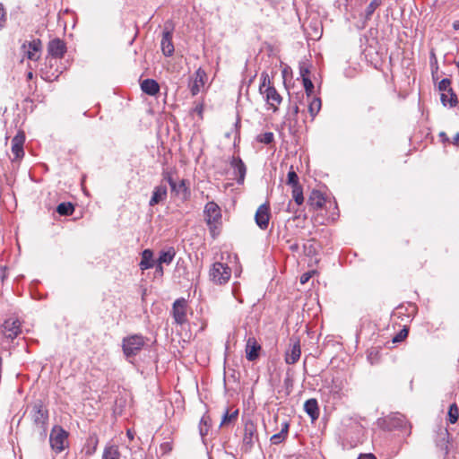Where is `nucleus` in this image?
Returning a JSON list of instances; mask_svg holds the SVG:
<instances>
[{
  "label": "nucleus",
  "instance_id": "7c9ffc66",
  "mask_svg": "<svg viewBox=\"0 0 459 459\" xmlns=\"http://www.w3.org/2000/svg\"><path fill=\"white\" fill-rule=\"evenodd\" d=\"M382 4V0H372L370 4L367 6L365 10V19L370 20L372 14L376 11V9L380 6Z\"/></svg>",
  "mask_w": 459,
  "mask_h": 459
},
{
  "label": "nucleus",
  "instance_id": "4be33fe9",
  "mask_svg": "<svg viewBox=\"0 0 459 459\" xmlns=\"http://www.w3.org/2000/svg\"><path fill=\"white\" fill-rule=\"evenodd\" d=\"M304 410L313 420H316L319 416L318 403L314 398L308 399L305 402Z\"/></svg>",
  "mask_w": 459,
  "mask_h": 459
},
{
  "label": "nucleus",
  "instance_id": "052dcab7",
  "mask_svg": "<svg viewBox=\"0 0 459 459\" xmlns=\"http://www.w3.org/2000/svg\"><path fill=\"white\" fill-rule=\"evenodd\" d=\"M455 64H456V66L459 68V60Z\"/></svg>",
  "mask_w": 459,
  "mask_h": 459
},
{
  "label": "nucleus",
  "instance_id": "f3484780",
  "mask_svg": "<svg viewBox=\"0 0 459 459\" xmlns=\"http://www.w3.org/2000/svg\"><path fill=\"white\" fill-rule=\"evenodd\" d=\"M325 199L318 190H313L308 197L307 204L314 210H318L325 204Z\"/></svg>",
  "mask_w": 459,
  "mask_h": 459
},
{
  "label": "nucleus",
  "instance_id": "0eeeda50",
  "mask_svg": "<svg viewBox=\"0 0 459 459\" xmlns=\"http://www.w3.org/2000/svg\"><path fill=\"white\" fill-rule=\"evenodd\" d=\"M270 220V206L268 204H261L255 212V221L261 230H266Z\"/></svg>",
  "mask_w": 459,
  "mask_h": 459
},
{
  "label": "nucleus",
  "instance_id": "5701e85b",
  "mask_svg": "<svg viewBox=\"0 0 459 459\" xmlns=\"http://www.w3.org/2000/svg\"><path fill=\"white\" fill-rule=\"evenodd\" d=\"M205 76L204 71L202 69H198L195 73V78L194 82L192 83L190 87L191 93L193 95H196L199 93L201 87L204 86V78Z\"/></svg>",
  "mask_w": 459,
  "mask_h": 459
},
{
  "label": "nucleus",
  "instance_id": "dca6fc26",
  "mask_svg": "<svg viewBox=\"0 0 459 459\" xmlns=\"http://www.w3.org/2000/svg\"><path fill=\"white\" fill-rule=\"evenodd\" d=\"M264 98L267 102V104L273 108V110L275 112L278 109V105L281 102V97L276 91V89L273 88H268L264 90Z\"/></svg>",
  "mask_w": 459,
  "mask_h": 459
},
{
  "label": "nucleus",
  "instance_id": "c03bdc74",
  "mask_svg": "<svg viewBox=\"0 0 459 459\" xmlns=\"http://www.w3.org/2000/svg\"><path fill=\"white\" fill-rule=\"evenodd\" d=\"M163 180L167 181L169 185L171 186L176 181L173 179L170 172H164L162 174Z\"/></svg>",
  "mask_w": 459,
  "mask_h": 459
},
{
  "label": "nucleus",
  "instance_id": "7ed1b4c3",
  "mask_svg": "<svg viewBox=\"0 0 459 459\" xmlns=\"http://www.w3.org/2000/svg\"><path fill=\"white\" fill-rule=\"evenodd\" d=\"M204 216L207 225L212 234L221 221V211L220 206L214 202H208L204 206Z\"/></svg>",
  "mask_w": 459,
  "mask_h": 459
},
{
  "label": "nucleus",
  "instance_id": "c9c22d12",
  "mask_svg": "<svg viewBox=\"0 0 459 459\" xmlns=\"http://www.w3.org/2000/svg\"><path fill=\"white\" fill-rule=\"evenodd\" d=\"M459 417V410L455 403H453L449 407L448 411V420L450 423L454 424L457 421Z\"/></svg>",
  "mask_w": 459,
  "mask_h": 459
},
{
  "label": "nucleus",
  "instance_id": "423d86ee",
  "mask_svg": "<svg viewBox=\"0 0 459 459\" xmlns=\"http://www.w3.org/2000/svg\"><path fill=\"white\" fill-rule=\"evenodd\" d=\"M172 315L178 325H183L186 321V300L184 298L175 300L172 307Z\"/></svg>",
  "mask_w": 459,
  "mask_h": 459
},
{
  "label": "nucleus",
  "instance_id": "a878e982",
  "mask_svg": "<svg viewBox=\"0 0 459 459\" xmlns=\"http://www.w3.org/2000/svg\"><path fill=\"white\" fill-rule=\"evenodd\" d=\"M175 255H176V251H175L174 247H169L166 250L160 251L158 262L160 264H169L173 261Z\"/></svg>",
  "mask_w": 459,
  "mask_h": 459
},
{
  "label": "nucleus",
  "instance_id": "6e6d98bb",
  "mask_svg": "<svg viewBox=\"0 0 459 459\" xmlns=\"http://www.w3.org/2000/svg\"><path fill=\"white\" fill-rule=\"evenodd\" d=\"M201 426L204 425L205 428H207V419L205 417H203L200 421Z\"/></svg>",
  "mask_w": 459,
  "mask_h": 459
},
{
  "label": "nucleus",
  "instance_id": "9d476101",
  "mask_svg": "<svg viewBox=\"0 0 459 459\" xmlns=\"http://www.w3.org/2000/svg\"><path fill=\"white\" fill-rule=\"evenodd\" d=\"M256 437V427L252 420H247L244 425L243 445L249 449L253 446Z\"/></svg>",
  "mask_w": 459,
  "mask_h": 459
},
{
  "label": "nucleus",
  "instance_id": "a211bd4d",
  "mask_svg": "<svg viewBox=\"0 0 459 459\" xmlns=\"http://www.w3.org/2000/svg\"><path fill=\"white\" fill-rule=\"evenodd\" d=\"M301 350L299 342L297 341L293 343L290 350L286 352L285 361L287 364H295L300 358Z\"/></svg>",
  "mask_w": 459,
  "mask_h": 459
},
{
  "label": "nucleus",
  "instance_id": "09e8293b",
  "mask_svg": "<svg viewBox=\"0 0 459 459\" xmlns=\"http://www.w3.org/2000/svg\"><path fill=\"white\" fill-rule=\"evenodd\" d=\"M292 103H293V108H292L293 115L296 116L299 112V106L297 101H294Z\"/></svg>",
  "mask_w": 459,
  "mask_h": 459
},
{
  "label": "nucleus",
  "instance_id": "412c9836",
  "mask_svg": "<svg viewBox=\"0 0 459 459\" xmlns=\"http://www.w3.org/2000/svg\"><path fill=\"white\" fill-rule=\"evenodd\" d=\"M170 188L173 194L181 196L183 199H186L189 196V189L185 179L180 180L178 183L175 182Z\"/></svg>",
  "mask_w": 459,
  "mask_h": 459
},
{
  "label": "nucleus",
  "instance_id": "2eb2a0df",
  "mask_svg": "<svg viewBox=\"0 0 459 459\" xmlns=\"http://www.w3.org/2000/svg\"><path fill=\"white\" fill-rule=\"evenodd\" d=\"M48 50L54 57H62L66 51L65 44L59 39H55L48 43Z\"/></svg>",
  "mask_w": 459,
  "mask_h": 459
},
{
  "label": "nucleus",
  "instance_id": "a18cd8bd",
  "mask_svg": "<svg viewBox=\"0 0 459 459\" xmlns=\"http://www.w3.org/2000/svg\"><path fill=\"white\" fill-rule=\"evenodd\" d=\"M309 69L308 67L305 66V65H301L300 68H299V74H300V76L302 77V80H304V78H309L308 77V74H309Z\"/></svg>",
  "mask_w": 459,
  "mask_h": 459
},
{
  "label": "nucleus",
  "instance_id": "5fc2aeb1",
  "mask_svg": "<svg viewBox=\"0 0 459 459\" xmlns=\"http://www.w3.org/2000/svg\"><path fill=\"white\" fill-rule=\"evenodd\" d=\"M207 431H208V429H207V428L204 429V428H203V426H201V427H200V434H201L202 436L206 435V434H207Z\"/></svg>",
  "mask_w": 459,
  "mask_h": 459
},
{
  "label": "nucleus",
  "instance_id": "72a5a7b5",
  "mask_svg": "<svg viewBox=\"0 0 459 459\" xmlns=\"http://www.w3.org/2000/svg\"><path fill=\"white\" fill-rule=\"evenodd\" d=\"M291 188H292V197H293L295 203L298 205L302 204L304 202L302 186H295V187H291Z\"/></svg>",
  "mask_w": 459,
  "mask_h": 459
},
{
  "label": "nucleus",
  "instance_id": "de8ad7c7",
  "mask_svg": "<svg viewBox=\"0 0 459 459\" xmlns=\"http://www.w3.org/2000/svg\"><path fill=\"white\" fill-rule=\"evenodd\" d=\"M358 459H377V457L373 454H363Z\"/></svg>",
  "mask_w": 459,
  "mask_h": 459
},
{
  "label": "nucleus",
  "instance_id": "e433bc0d",
  "mask_svg": "<svg viewBox=\"0 0 459 459\" xmlns=\"http://www.w3.org/2000/svg\"><path fill=\"white\" fill-rule=\"evenodd\" d=\"M302 81L306 91L305 94L307 95V100H309L313 93L314 84L309 78H304Z\"/></svg>",
  "mask_w": 459,
  "mask_h": 459
},
{
  "label": "nucleus",
  "instance_id": "6e6552de",
  "mask_svg": "<svg viewBox=\"0 0 459 459\" xmlns=\"http://www.w3.org/2000/svg\"><path fill=\"white\" fill-rule=\"evenodd\" d=\"M4 335L5 338L13 340L21 333V323L19 320L7 319L3 325Z\"/></svg>",
  "mask_w": 459,
  "mask_h": 459
},
{
  "label": "nucleus",
  "instance_id": "6ab92c4d",
  "mask_svg": "<svg viewBox=\"0 0 459 459\" xmlns=\"http://www.w3.org/2000/svg\"><path fill=\"white\" fill-rule=\"evenodd\" d=\"M40 39H34L28 43V50L26 51V56L30 60H38L39 56V52L41 50Z\"/></svg>",
  "mask_w": 459,
  "mask_h": 459
},
{
  "label": "nucleus",
  "instance_id": "ddd939ff",
  "mask_svg": "<svg viewBox=\"0 0 459 459\" xmlns=\"http://www.w3.org/2000/svg\"><path fill=\"white\" fill-rule=\"evenodd\" d=\"M168 196V189L167 186L164 184H160L154 187L152 191V195L150 199L149 205L154 206L160 203L164 202Z\"/></svg>",
  "mask_w": 459,
  "mask_h": 459
},
{
  "label": "nucleus",
  "instance_id": "49530a36",
  "mask_svg": "<svg viewBox=\"0 0 459 459\" xmlns=\"http://www.w3.org/2000/svg\"><path fill=\"white\" fill-rule=\"evenodd\" d=\"M311 277V274L310 273H303L301 276H300V282L302 284H305L306 282H307L309 281Z\"/></svg>",
  "mask_w": 459,
  "mask_h": 459
},
{
  "label": "nucleus",
  "instance_id": "4468645a",
  "mask_svg": "<svg viewBox=\"0 0 459 459\" xmlns=\"http://www.w3.org/2000/svg\"><path fill=\"white\" fill-rule=\"evenodd\" d=\"M161 50L164 56H170L174 53V45L172 42V32L171 30H165L162 33V39L160 41Z\"/></svg>",
  "mask_w": 459,
  "mask_h": 459
},
{
  "label": "nucleus",
  "instance_id": "aec40b11",
  "mask_svg": "<svg viewBox=\"0 0 459 459\" xmlns=\"http://www.w3.org/2000/svg\"><path fill=\"white\" fill-rule=\"evenodd\" d=\"M141 89L144 93L154 96L159 92L160 85L155 80L145 79L141 82Z\"/></svg>",
  "mask_w": 459,
  "mask_h": 459
},
{
  "label": "nucleus",
  "instance_id": "b1692460",
  "mask_svg": "<svg viewBox=\"0 0 459 459\" xmlns=\"http://www.w3.org/2000/svg\"><path fill=\"white\" fill-rule=\"evenodd\" d=\"M139 265L143 271L153 267L154 261H153V253L152 250L145 249L143 251L142 260H141Z\"/></svg>",
  "mask_w": 459,
  "mask_h": 459
},
{
  "label": "nucleus",
  "instance_id": "2f4dec72",
  "mask_svg": "<svg viewBox=\"0 0 459 459\" xmlns=\"http://www.w3.org/2000/svg\"><path fill=\"white\" fill-rule=\"evenodd\" d=\"M261 84L259 86V91L261 94H264V90L268 88H273V86L271 85V80L269 78V75L267 73L264 72L261 74Z\"/></svg>",
  "mask_w": 459,
  "mask_h": 459
},
{
  "label": "nucleus",
  "instance_id": "13d9d810",
  "mask_svg": "<svg viewBox=\"0 0 459 459\" xmlns=\"http://www.w3.org/2000/svg\"><path fill=\"white\" fill-rule=\"evenodd\" d=\"M28 78H30V79H31V78H32V73H31V72H30V73L28 74Z\"/></svg>",
  "mask_w": 459,
  "mask_h": 459
},
{
  "label": "nucleus",
  "instance_id": "f8f14e48",
  "mask_svg": "<svg viewBox=\"0 0 459 459\" xmlns=\"http://www.w3.org/2000/svg\"><path fill=\"white\" fill-rule=\"evenodd\" d=\"M261 345L255 337H248L246 344V357L249 361H255L259 357Z\"/></svg>",
  "mask_w": 459,
  "mask_h": 459
},
{
  "label": "nucleus",
  "instance_id": "37998d69",
  "mask_svg": "<svg viewBox=\"0 0 459 459\" xmlns=\"http://www.w3.org/2000/svg\"><path fill=\"white\" fill-rule=\"evenodd\" d=\"M307 99V95L305 93H298L295 97V100L292 102L297 101L299 106L304 105V100Z\"/></svg>",
  "mask_w": 459,
  "mask_h": 459
},
{
  "label": "nucleus",
  "instance_id": "9b49d317",
  "mask_svg": "<svg viewBox=\"0 0 459 459\" xmlns=\"http://www.w3.org/2000/svg\"><path fill=\"white\" fill-rule=\"evenodd\" d=\"M25 142V134L23 132L19 131L12 140V152L16 160H20L24 155L23 144Z\"/></svg>",
  "mask_w": 459,
  "mask_h": 459
},
{
  "label": "nucleus",
  "instance_id": "ea45409f",
  "mask_svg": "<svg viewBox=\"0 0 459 459\" xmlns=\"http://www.w3.org/2000/svg\"><path fill=\"white\" fill-rule=\"evenodd\" d=\"M408 335V330L406 328L402 329L394 338L393 342H400L403 341Z\"/></svg>",
  "mask_w": 459,
  "mask_h": 459
},
{
  "label": "nucleus",
  "instance_id": "c85d7f7f",
  "mask_svg": "<svg viewBox=\"0 0 459 459\" xmlns=\"http://www.w3.org/2000/svg\"><path fill=\"white\" fill-rule=\"evenodd\" d=\"M120 453L118 447L115 445L108 446L105 447L102 459H119Z\"/></svg>",
  "mask_w": 459,
  "mask_h": 459
},
{
  "label": "nucleus",
  "instance_id": "cd10ccee",
  "mask_svg": "<svg viewBox=\"0 0 459 459\" xmlns=\"http://www.w3.org/2000/svg\"><path fill=\"white\" fill-rule=\"evenodd\" d=\"M440 99L444 106L454 107L457 104V97L453 91L441 93Z\"/></svg>",
  "mask_w": 459,
  "mask_h": 459
},
{
  "label": "nucleus",
  "instance_id": "bb28decb",
  "mask_svg": "<svg viewBox=\"0 0 459 459\" xmlns=\"http://www.w3.org/2000/svg\"><path fill=\"white\" fill-rule=\"evenodd\" d=\"M307 101L308 102V112L312 118H314L321 109V100L320 98L311 96Z\"/></svg>",
  "mask_w": 459,
  "mask_h": 459
},
{
  "label": "nucleus",
  "instance_id": "864d4df0",
  "mask_svg": "<svg viewBox=\"0 0 459 459\" xmlns=\"http://www.w3.org/2000/svg\"><path fill=\"white\" fill-rule=\"evenodd\" d=\"M439 136L441 137L443 142L448 141V138H447L446 133H444V132L440 133Z\"/></svg>",
  "mask_w": 459,
  "mask_h": 459
},
{
  "label": "nucleus",
  "instance_id": "1a4fd4ad",
  "mask_svg": "<svg viewBox=\"0 0 459 459\" xmlns=\"http://www.w3.org/2000/svg\"><path fill=\"white\" fill-rule=\"evenodd\" d=\"M230 166L238 184H243L247 173V168L243 160L239 157H233Z\"/></svg>",
  "mask_w": 459,
  "mask_h": 459
},
{
  "label": "nucleus",
  "instance_id": "4c0bfd02",
  "mask_svg": "<svg viewBox=\"0 0 459 459\" xmlns=\"http://www.w3.org/2000/svg\"><path fill=\"white\" fill-rule=\"evenodd\" d=\"M274 139L272 132H266L257 136V141L265 144H270Z\"/></svg>",
  "mask_w": 459,
  "mask_h": 459
},
{
  "label": "nucleus",
  "instance_id": "f03ea898",
  "mask_svg": "<svg viewBox=\"0 0 459 459\" xmlns=\"http://www.w3.org/2000/svg\"><path fill=\"white\" fill-rule=\"evenodd\" d=\"M51 448L56 453H61L68 445V433L60 426H55L49 436Z\"/></svg>",
  "mask_w": 459,
  "mask_h": 459
},
{
  "label": "nucleus",
  "instance_id": "79ce46f5",
  "mask_svg": "<svg viewBox=\"0 0 459 459\" xmlns=\"http://www.w3.org/2000/svg\"><path fill=\"white\" fill-rule=\"evenodd\" d=\"M394 420L397 421L395 423L396 427L403 428L406 425V420L404 417L401 414H397V416H395Z\"/></svg>",
  "mask_w": 459,
  "mask_h": 459
},
{
  "label": "nucleus",
  "instance_id": "a19ab883",
  "mask_svg": "<svg viewBox=\"0 0 459 459\" xmlns=\"http://www.w3.org/2000/svg\"><path fill=\"white\" fill-rule=\"evenodd\" d=\"M6 22V12L3 5V4L0 3V29L4 27Z\"/></svg>",
  "mask_w": 459,
  "mask_h": 459
},
{
  "label": "nucleus",
  "instance_id": "8fccbe9b",
  "mask_svg": "<svg viewBox=\"0 0 459 459\" xmlns=\"http://www.w3.org/2000/svg\"><path fill=\"white\" fill-rule=\"evenodd\" d=\"M452 143L454 145H458L459 144V132L454 136Z\"/></svg>",
  "mask_w": 459,
  "mask_h": 459
},
{
  "label": "nucleus",
  "instance_id": "473e14b6",
  "mask_svg": "<svg viewBox=\"0 0 459 459\" xmlns=\"http://www.w3.org/2000/svg\"><path fill=\"white\" fill-rule=\"evenodd\" d=\"M238 414V411L230 413L229 410H227L222 417L221 426H226L235 421L237 420Z\"/></svg>",
  "mask_w": 459,
  "mask_h": 459
},
{
  "label": "nucleus",
  "instance_id": "4d7b16f0",
  "mask_svg": "<svg viewBox=\"0 0 459 459\" xmlns=\"http://www.w3.org/2000/svg\"><path fill=\"white\" fill-rule=\"evenodd\" d=\"M454 29L459 30V22H454Z\"/></svg>",
  "mask_w": 459,
  "mask_h": 459
},
{
  "label": "nucleus",
  "instance_id": "39448f33",
  "mask_svg": "<svg viewBox=\"0 0 459 459\" xmlns=\"http://www.w3.org/2000/svg\"><path fill=\"white\" fill-rule=\"evenodd\" d=\"M144 338L140 334H134L123 339L122 348L126 358L135 356L144 345Z\"/></svg>",
  "mask_w": 459,
  "mask_h": 459
},
{
  "label": "nucleus",
  "instance_id": "58836bf2",
  "mask_svg": "<svg viewBox=\"0 0 459 459\" xmlns=\"http://www.w3.org/2000/svg\"><path fill=\"white\" fill-rule=\"evenodd\" d=\"M438 90L441 93L453 91L451 88V81L447 78L441 80L438 83Z\"/></svg>",
  "mask_w": 459,
  "mask_h": 459
},
{
  "label": "nucleus",
  "instance_id": "3c124183",
  "mask_svg": "<svg viewBox=\"0 0 459 459\" xmlns=\"http://www.w3.org/2000/svg\"><path fill=\"white\" fill-rule=\"evenodd\" d=\"M162 264H160L156 267V273L160 274H163V267L161 265Z\"/></svg>",
  "mask_w": 459,
  "mask_h": 459
},
{
  "label": "nucleus",
  "instance_id": "393cba45",
  "mask_svg": "<svg viewBox=\"0 0 459 459\" xmlns=\"http://www.w3.org/2000/svg\"><path fill=\"white\" fill-rule=\"evenodd\" d=\"M289 431V423L287 421H283L281 423V429L279 433L274 434L271 437V442L273 445H278L281 443L287 437Z\"/></svg>",
  "mask_w": 459,
  "mask_h": 459
},
{
  "label": "nucleus",
  "instance_id": "f257e3e1",
  "mask_svg": "<svg viewBox=\"0 0 459 459\" xmlns=\"http://www.w3.org/2000/svg\"><path fill=\"white\" fill-rule=\"evenodd\" d=\"M30 417L36 428L41 431V434L46 436L48 411L41 402L33 404L30 411Z\"/></svg>",
  "mask_w": 459,
  "mask_h": 459
},
{
  "label": "nucleus",
  "instance_id": "603ef678",
  "mask_svg": "<svg viewBox=\"0 0 459 459\" xmlns=\"http://www.w3.org/2000/svg\"><path fill=\"white\" fill-rule=\"evenodd\" d=\"M126 435L130 440L134 439V432L131 429H128Z\"/></svg>",
  "mask_w": 459,
  "mask_h": 459
},
{
  "label": "nucleus",
  "instance_id": "bf43d9fd",
  "mask_svg": "<svg viewBox=\"0 0 459 459\" xmlns=\"http://www.w3.org/2000/svg\"><path fill=\"white\" fill-rule=\"evenodd\" d=\"M291 248H292V249H297V248H298V246H297V245H296V246H292V247H291Z\"/></svg>",
  "mask_w": 459,
  "mask_h": 459
},
{
  "label": "nucleus",
  "instance_id": "c756f323",
  "mask_svg": "<svg viewBox=\"0 0 459 459\" xmlns=\"http://www.w3.org/2000/svg\"><path fill=\"white\" fill-rule=\"evenodd\" d=\"M74 211V207L71 203H61L56 207V212L60 215H71Z\"/></svg>",
  "mask_w": 459,
  "mask_h": 459
},
{
  "label": "nucleus",
  "instance_id": "20e7f679",
  "mask_svg": "<svg viewBox=\"0 0 459 459\" xmlns=\"http://www.w3.org/2000/svg\"><path fill=\"white\" fill-rule=\"evenodd\" d=\"M209 276L213 283L222 285L230 279L231 269L225 264L216 262L210 269Z\"/></svg>",
  "mask_w": 459,
  "mask_h": 459
},
{
  "label": "nucleus",
  "instance_id": "f704fd0d",
  "mask_svg": "<svg viewBox=\"0 0 459 459\" xmlns=\"http://www.w3.org/2000/svg\"><path fill=\"white\" fill-rule=\"evenodd\" d=\"M287 185L290 186L291 187L300 186L299 182V177L297 173L293 170L292 167L290 168V170L288 173Z\"/></svg>",
  "mask_w": 459,
  "mask_h": 459
}]
</instances>
